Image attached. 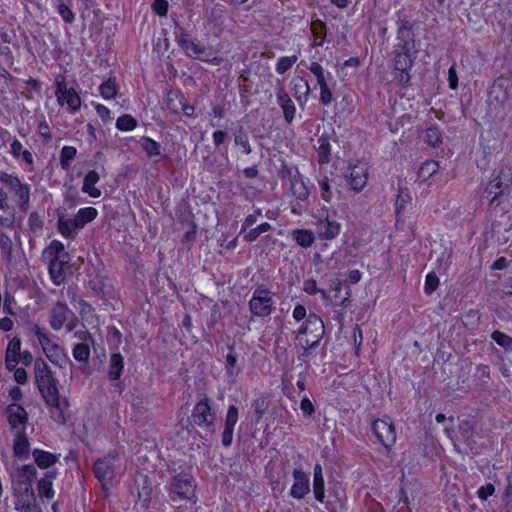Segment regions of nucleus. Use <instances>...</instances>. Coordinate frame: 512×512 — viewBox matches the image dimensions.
<instances>
[{"mask_svg":"<svg viewBox=\"0 0 512 512\" xmlns=\"http://www.w3.org/2000/svg\"><path fill=\"white\" fill-rule=\"evenodd\" d=\"M9 194L15 201L19 211L26 213L30 207L31 185L25 182L16 173L0 171V222L12 223L15 217V208L10 204Z\"/></svg>","mask_w":512,"mask_h":512,"instance_id":"nucleus-1","label":"nucleus"},{"mask_svg":"<svg viewBox=\"0 0 512 512\" xmlns=\"http://www.w3.org/2000/svg\"><path fill=\"white\" fill-rule=\"evenodd\" d=\"M396 40L397 43L393 46L392 52L394 55V80L403 87H408L411 84L410 72L418 54L415 33L408 21H403L399 25Z\"/></svg>","mask_w":512,"mask_h":512,"instance_id":"nucleus-2","label":"nucleus"},{"mask_svg":"<svg viewBox=\"0 0 512 512\" xmlns=\"http://www.w3.org/2000/svg\"><path fill=\"white\" fill-rule=\"evenodd\" d=\"M34 370L37 388L49 409L51 419L57 424H64L69 402L67 398L60 397L57 379L43 359L35 361Z\"/></svg>","mask_w":512,"mask_h":512,"instance_id":"nucleus-3","label":"nucleus"},{"mask_svg":"<svg viewBox=\"0 0 512 512\" xmlns=\"http://www.w3.org/2000/svg\"><path fill=\"white\" fill-rule=\"evenodd\" d=\"M29 331L37 341L43 354L54 366L64 368L67 364H72L67 351L54 339L49 329L38 323H32Z\"/></svg>","mask_w":512,"mask_h":512,"instance_id":"nucleus-4","label":"nucleus"},{"mask_svg":"<svg viewBox=\"0 0 512 512\" xmlns=\"http://www.w3.org/2000/svg\"><path fill=\"white\" fill-rule=\"evenodd\" d=\"M47 321L49 327L56 332L65 329L67 333H71L79 324L78 317L70 309L64 299H58L50 307L47 314Z\"/></svg>","mask_w":512,"mask_h":512,"instance_id":"nucleus-5","label":"nucleus"},{"mask_svg":"<svg viewBox=\"0 0 512 512\" xmlns=\"http://www.w3.org/2000/svg\"><path fill=\"white\" fill-rule=\"evenodd\" d=\"M218 406L207 394H198L189 417L191 424L204 430L211 429L217 419Z\"/></svg>","mask_w":512,"mask_h":512,"instance_id":"nucleus-6","label":"nucleus"},{"mask_svg":"<svg viewBox=\"0 0 512 512\" xmlns=\"http://www.w3.org/2000/svg\"><path fill=\"white\" fill-rule=\"evenodd\" d=\"M196 488L197 482L193 475L188 472H180L172 477L168 492L173 501L180 499L195 505L198 500Z\"/></svg>","mask_w":512,"mask_h":512,"instance_id":"nucleus-7","label":"nucleus"},{"mask_svg":"<svg viewBox=\"0 0 512 512\" xmlns=\"http://www.w3.org/2000/svg\"><path fill=\"white\" fill-rule=\"evenodd\" d=\"M117 456V451H110L106 456L96 459L93 463L94 476L99 481L105 497L109 496L116 475L114 460Z\"/></svg>","mask_w":512,"mask_h":512,"instance_id":"nucleus-8","label":"nucleus"},{"mask_svg":"<svg viewBox=\"0 0 512 512\" xmlns=\"http://www.w3.org/2000/svg\"><path fill=\"white\" fill-rule=\"evenodd\" d=\"M249 310L252 318H266L274 310L272 292L264 285L257 286L249 300Z\"/></svg>","mask_w":512,"mask_h":512,"instance_id":"nucleus-9","label":"nucleus"},{"mask_svg":"<svg viewBox=\"0 0 512 512\" xmlns=\"http://www.w3.org/2000/svg\"><path fill=\"white\" fill-rule=\"evenodd\" d=\"M0 138L3 141L12 139L9 148L10 155L21 165L24 170H34V155L29 149L24 148L19 139L12 137L11 133L5 128H0Z\"/></svg>","mask_w":512,"mask_h":512,"instance_id":"nucleus-10","label":"nucleus"},{"mask_svg":"<svg viewBox=\"0 0 512 512\" xmlns=\"http://www.w3.org/2000/svg\"><path fill=\"white\" fill-rule=\"evenodd\" d=\"M511 187L512 179L510 178L509 173L502 170L500 174L487 185L482 193V198L488 199L490 205H493L494 203L499 205L500 200L510 194Z\"/></svg>","mask_w":512,"mask_h":512,"instance_id":"nucleus-11","label":"nucleus"},{"mask_svg":"<svg viewBox=\"0 0 512 512\" xmlns=\"http://www.w3.org/2000/svg\"><path fill=\"white\" fill-rule=\"evenodd\" d=\"M475 421L473 419H463L459 422L458 430L452 435L448 428L445 432L451 438L455 448L460 451V444H463L465 452L472 450L476 444L474 439Z\"/></svg>","mask_w":512,"mask_h":512,"instance_id":"nucleus-12","label":"nucleus"},{"mask_svg":"<svg viewBox=\"0 0 512 512\" xmlns=\"http://www.w3.org/2000/svg\"><path fill=\"white\" fill-rule=\"evenodd\" d=\"M317 320H320V316L310 313L306 321L301 325L296 336L297 344L305 351L316 348L320 342V335L310 328Z\"/></svg>","mask_w":512,"mask_h":512,"instance_id":"nucleus-13","label":"nucleus"},{"mask_svg":"<svg viewBox=\"0 0 512 512\" xmlns=\"http://www.w3.org/2000/svg\"><path fill=\"white\" fill-rule=\"evenodd\" d=\"M70 302L78 311L82 326L95 327L99 324V316L90 302L75 293L70 297Z\"/></svg>","mask_w":512,"mask_h":512,"instance_id":"nucleus-14","label":"nucleus"},{"mask_svg":"<svg viewBox=\"0 0 512 512\" xmlns=\"http://www.w3.org/2000/svg\"><path fill=\"white\" fill-rule=\"evenodd\" d=\"M5 416L11 431H26L28 426V413L23 405L10 403L5 408Z\"/></svg>","mask_w":512,"mask_h":512,"instance_id":"nucleus-15","label":"nucleus"},{"mask_svg":"<svg viewBox=\"0 0 512 512\" xmlns=\"http://www.w3.org/2000/svg\"><path fill=\"white\" fill-rule=\"evenodd\" d=\"M167 107L172 114L183 113L186 117H195V107L188 103L184 93L180 90H171L167 94Z\"/></svg>","mask_w":512,"mask_h":512,"instance_id":"nucleus-16","label":"nucleus"},{"mask_svg":"<svg viewBox=\"0 0 512 512\" xmlns=\"http://www.w3.org/2000/svg\"><path fill=\"white\" fill-rule=\"evenodd\" d=\"M294 483L290 489V496L301 500L310 492V474L303 471L301 467L293 469Z\"/></svg>","mask_w":512,"mask_h":512,"instance_id":"nucleus-17","label":"nucleus"},{"mask_svg":"<svg viewBox=\"0 0 512 512\" xmlns=\"http://www.w3.org/2000/svg\"><path fill=\"white\" fill-rule=\"evenodd\" d=\"M349 286L344 282L336 279L333 281L331 288L326 292L322 289V298H328L334 306H346L349 301Z\"/></svg>","mask_w":512,"mask_h":512,"instance_id":"nucleus-18","label":"nucleus"},{"mask_svg":"<svg viewBox=\"0 0 512 512\" xmlns=\"http://www.w3.org/2000/svg\"><path fill=\"white\" fill-rule=\"evenodd\" d=\"M368 168L365 163H358L349 167L348 174L345 175L349 188L355 192H360L367 183Z\"/></svg>","mask_w":512,"mask_h":512,"instance_id":"nucleus-19","label":"nucleus"},{"mask_svg":"<svg viewBox=\"0 0 512 512\" xmlns=\"http://www.w3.org/2000/svg\"><path fill=\"white\" fill-rule=\"evenodd\" d=\"M372 430L385 448H389L395 443L396 432L393 424L377 419L372 424Z\"/></svg>","mask_w":512,"mask_h":512,"instance_id":"nucleus-20","label":"nucleus"},{"mask_svg":"<svg viewBox=\"0 0 512 512\" xmlns=\"http://www.w3.org/2000/svg\"><path fill=\"white\" fill-rule=\"evenodd\" d=\"M15 509L20 512H39L36 496L33 489L18 488Z\"/></svg>","mask_w":512,"mask_h":512,"instance_id":"nucleus-21","label":"nucleus"},{"mask_svg":"<svg viewBox=\"0 0 512 512\" xmlns=\"http://www.w3.org/2000/svg\"><path fill=\"white\" fill-rule=\"evenodd\" d=\"M56 99L58 105L61 107H66L67 111L71 114H75L81 109V97L77 90L73 87H69V90L63 92L62 94H58Z\"/></svg>","mask_w":512,"mask_h":512,"instance_id":"nucleus-22","label":"nucleus"},{"mask_svg":"<svg viewBox=\"0 0 512 512\" xmlns=\"http://www.w3.org/2000/svg\"><path fill=\"white\" fill-rule=\"evenodd\" d=\"M31 443L26 431H16L13 433L12 451L14 457L19 460H26L30 455Z\"/></svg>","mask_w":512,"mask_h":512,"instance_id":"nucleus-23","label":"nucleus"},{"mask_svg":"<svg viewBox=\"0 0 512 512\" xmlns=\"http://www.w3.org/2000/svg\"><path fill=\"white\" fill-rule=\"evenodd\" d=\"M291 193L296 198V203H291V213L294 215H301L303 206L300 202L307 200L309 196L308 188L305 186L303 180L294 179L291 181Z\"/></svg>","mask_w":512,"mask_h":512,"instance_id":"nucleus-24","label":"nucleus"},{"mask_svg":"<svg viewBox=\"0 0 512 512\" xmlns=\"http://www.w3.org/2000/svg\"><path fill=\"white\" fill-rule=\"evenodd\" d=\"M58 476V470H48L44 473L43 477H41L37 482V491L38 495L41 498H46L51 500L55 496V490L53 487V480H55Z\"/></svg>","mask_w":512,"mask_h":512,"instance_id":"nucleus-25","label":"nucleus"},{"mask_svg":"<svg viewBox=\"0 0 512 512\" xmlns=\"http://www.w3.org/2000/svg\"><path fill=\"white\" fill-rule=\"evenodd\" d=\"M81 229L75 217L65 218L63 215L58 216L57 231L64 239L74 240Z\"/></svg>","mask_w":512,"mask_h":512,"instance_id":"nucleus-26","label":"nucleus"},{"mask_svg":"<svg viewBox=\"0 0 512 512\" xmlns=\"http://www.w3.org/2000/svg\"><path fill=\"white\" fill-rule=\"evenodd\" d=\"M22 343L19 337H13L9 340L5 352V366L8 371H12L18 366V358L21 355Z\"/></svg>","mask_w":512,"mask_h":512,"instance_id":"nucleus-27","label":"nucleus"},{"mask_svg":"<svg viewBox=\"0 0 512 512\" xmlns=\"http://www.w3.org/2000/svg\"><path fill=\"white\" fill-rule=\"evenodd\" d=\"M68 258L50 259L48 264V273L50 280L56 286L62 285L66 280L65 266Z\"/></svg>","mask_w":512,"mask_h":512,"instance_id":"nucleus-28","label":"nucleus"},{"mask_svg":"<svg viewBox=\"0 0 512 512\" xmlns=\"http://www.w3.org/2000/svg\"><path fill=\"white\" fill-rule=\"evenodd\" d=\"M277 103L281 107L284 119L287 123H291L295 118L296 107L288 93L280 88L276 93Z\"/></svg>","mask_w":512,"mask_h":512,"instance_id":"nucleus-29","label":"nucleus"},{"mask_svg":"<svg viewBox=\"0 0 512 512\" xmlns=\"http://www.w3.org/2000/svg\"><path fill=\"white\" fill-rule=\"evenodd\" d=\"M32 456L38 468L49 469L59 461L60 455L40 448H35L32 451Z\"/></svg>","mask_w":512,"mask_h":512,"instance_id":"nucleus-30","label":"nucleus"},{"mask_svg":"<svg viewBox=\"0 0 512 512\" xmlns=\"http://www.w3.org/2000/svg\"><path fill=\"white\" fill-rule=\"evenodd\" d=\"M100 180V175L96 170H90L84 176L83 184H82V192L88 194L92 198H99L102 195V192L99 188L96 187V184Z\"/></svg>","mask_w":512,"mask_h":512,"instance_id":"nucleus-31","label":"nucleus"},{"mask_svg":"<svg viewBox=\"0 0 512 512\" xmlns=\"http://www.w3.org/2000/svg\"><path fill=\"white\" fill-rule=\"evenodd\" d=\"M324 215L322 214V238L324 239H334L341 230V223L336 219V214L333 215L326 212L325 219H323Z\"/></svg>","mask_w":512,"mask_h":512,"instance_id":"nucleus-32","label":"nucleus"},{"mask_svg":"<svg viewBox=\"0 0 512 512\" xmlns=\"http://www.w3.org/2000/svg\"><path fill=\"white\" fill-rule=\"evenodd\" d=\"M124 371V358L120 352L110 355L107 376L111 381H118Z\"/></svg>","mask_w":512,"mask_h":512,"instance_id":"nucleus-33","label":"nucleus"},{"mask_svg":"<svg viewBox=\"0 0 512 512\" xmlns=\"http://www.w3.org/2000/svg\"><path fill=\"white\" fill-rule=\"evenodd\" d=\"M18 475L21 478L17 481L18 488L33 489V480L37 476V470L32 464H24L18 470Z\"/></svg>","mask_w":512,"mask_h":512,"instance_id":"nucleus-34","label":"nucleus"},{"mask_svg":"<svg viewBox=\"0 0 512 512\" xmlns=\"http://www.w3.org/2000/svg\"><path fill=\"white\" fill-rule=\"evenodd\" d=\"M119 89L117 85V80L115 76H110L104 82H102L99 86L100 96L104 100H112L115 99L118 95Z\"/></svg>","mask_w":512,"mask_h":512,"instance_id":"nucleus-35","label":"nucleus"},{"mask_svg":"<svg viewBox=\"0 0 512 512\" xmlns=\"http://www.w3.org/2000/svg\"><path fill=\"white\" fill-rule=\"evenodd\" d=\"M139 144L148 158H154L161 155V144L153 138L149 136H142L139 140Z\"/></svg>","mask_w":512,"mask_h":512,"instance_id":"nucleus-36","label":"nucleus"},{"mask_svg":"<svg viewBox=\"0 0 512 512\" xmlns=\"http://www.w3.org/2000/svg\"><path fill=\"white\" fill-rule=\"evenodd\" d=\"M43 256L50 259L68 258V253L65 251L64 244L59 240H52L45 248Z\"/></svg>","mask_w":512,"mask_h":512,"instance_id":"nucleus-37","label":"nucleus"},{"mask_svg":"<svg viewBox=\"0 0 512 512\" xmlns=\"http://www.w3.org/2000/svg\"><path fill=\"white\" fill-rule=\"evenodd\" d=\"M98 210L94 207L88 206L80 208L75 214V218L83 229L88 223L94 221L98 217Z\"/></svg>","mask_w":512,"mask_h":512,"instance_id":"nucleus-38","label":"nucleus"},{"mask_svg":"<svg viewBox=\"0 0 512 512\" xmlns=\"http://www.w3.org/2000/svg\"><path fill=\"white\" fill-rule=\"evenodd\" d=\"M77 156V149L74 146L65 145L60 150L59 162L63 170L67 171L70 169L72 161Z\"/></svg>","mask_w":512,"mask_h":512,"instance_id":"nucleus-39","label":"nucleus"},{"mask_svg":"<svg viewBox=\"0 0 512 512\" xmlns=\"http://www.w3.org/2000/svg\"><path fill=\"white\" fill-rule=\"evenodd\" d=\"M91 346L87 343H75L72 346V356L80 363H87L91 355Z\"/></svg>","mask_w":512,"mask_h":512,"instance_id":"nucleus-40","label":"nucleus"},{"mask_svg":"<svg viewBox=\"0 0 512 512\" xmlns=\"http://www.w3.org/2000/svg\"><path fill=\"white\" fill-rule=\"evenodd\" d=\"M55 10L65 24H72L76 15L64 0H55Z\"/></svg>","mask_w":512,"mask_h":512,"instance_id":"nucleus-41","label":"nucleus"},{"mask_svg":"<svg viewBox=\"0 0 512 512\" xmlns=\"http://www.w3.org/2000/svg\"><path fill=\"white\" fill-rule=\"evenodd\" d=\"M229 352L225 357V371L228 377L235 378L240 373V367L237 365V356L234 353V347L229 348Z\"/></svg>","mask_w":512,"mask_h":512,"instance_id":"nucleus-42","label":"nucleus"},{"mask_svg":"<svg viewBox=\"0 0 512 512\" xmlns=\"http://www.w3.org/2000/svg\"><path fill=\"white\" fill-rule=\"evenodd\" d=\"M293 239L295 242L304 248L310 247L314 240V234L308 229H296L292 232Z\"/></svg>","mask_w":512,"mask_h":512,"instance_id":"nucleus-43","label":"nucleus"},{"mask_svg":"<svg viewBox=\"0 0 512 512\" xmlns=\"http://www.w3.org/2000/svg\"><path fill=\"white\" fill-rule=\"evenodd\" d=\"M234 143L241 148L243 154L249 155L252 153L249 136L242 127H239V129L234 132Z\"/></svg>","mask_w":512,"mask_h":512,"instance_id":"nucleus-44","label":"nucleus"},{"mask_svg":"<svg viewBox=\"0 0 512 512\" xmlns=\"http://www.w3.org/2000/svg\"><path fill=\"white\" fill-rule=\"evenodd\" d=\"M115 126L121 132H130L137 128L138 121L131 114H122L116 119Z\"/></svg>","mask_w":512,"mask_h":512,"instance_id":"nucleus-45","label":"nucleus"},{"mask_svg":"<svg viewBox=\"0 0 512 512\" xmlns=\"http://www.w3.org/2000/svg\"><path fill=\"white\" fill-rule=\"evenodd\" d=\"M182 50L190 58L202 59L201 55L206 52V47L192 38Z\"/></svg>","mask_w":512,"mask_h":512,"instance_id":"nucleus-46","label":"nucleus"},{"mask_svg":"<svg viewBox=\"0 0 512 512\" xmlns=\"http://www.w3.org/2000/svg\"><path fill=\"white\" fill-rule=\"evenodd\" d=\"M272 226L268 222H263L257 225L254 228H251L249 231L243 233V240L247 243H252L257 240V238L265 232L271 230Z\"/></svg>","mask_w":512,"mask_h":512,"instance_id":"nucleus-47","label":"nucleus"},{"mask_svg":"<svg viewBox=\"0 0 512 512\" xmlns=\"http://www.w3.org/2000/svg\"><path fill=\"white\" fill-rule=\"evenodd\" d=\"M439 169V163L434 160L425 161L418 170V178L423 181L431 178Z\"/></svg>","mask_w":512,"mask_h":512,"instance_id":"nucleus-48","label":"nucleus"},{"mask_svg":"<svg viewBox=\"0 0 512 512\" xmlns=\"http://www.w3.org/2000/svg\"><path fill=\"white\" fill-rule=\"evenodd\" d=\"M297 60H298L297 55L281 56L278 58V60L276 62L275 71L278 74L283 75L293 67V65L297 62Z\"/></svg>","mask_w":512,"mask_h":512,"instance_id":"nucleus-49","label":"nucleus"},{"mask_svg":"<svg viewBox=\"0 0 512 512\" xmlns=\"http://www.w3.org/2000/svg\"><path fill=\"white\" fill-rule=\"evenodd\" d=\"M491 338L496 342L497 345L505 349L506 351L512 352V337L504 332L495 330L491 334Z\"/></svg>","mask_w":512,"mask_h":512,"instance_id":"nucleus-50","label":"nucleus"},{"mask_svg":"<svg viewBox=\"0 0 512 512\" xmlns=\"http://www.w3.org/2000/svg\"><path fill=\"white\" fill-rule=\"evenodd\" d=\"M507 485L503 493V510L512 512V469L507 475Z\"/></svg>","mask_w":512,"mask_h":512,"instance_id":"nucleus-51","label":"nucleus"},{"mask_svg":"<svg viewBox=\"0 0 512 512\" xmlns=\"http://www.w3.org/2000/svg\"><path fill=\"white\" fill-rule=\"evenodd\" d=\"M239 420V409L235 405H229L224 418V426L235 429Z\"/></svg>","mask_w":512,"mask_h":512,"instance_id":"nucleus-52","label":"nucleus"},{"mask_svg":"<svg viewBox=\"0 0 512 512\" xmlns=\"http://www.w3.org/2000/svg\"><path fill=\"white\" fill-rule=\"evenodd\" d=\"M442 134L438 127H429L425 131V140L428 145L437 147L441 143Z\"/></svg>","mask_w":512,"mask_h":512,"instance_id":"nucleus-53","label":"nucleus"},{"mask_svg":"<svg viewBox=\"0 0 512 512\" xmlns=\"http://www.w3.org/2000/svg\"><path fill=\"white\" fill-rule=\"evenodd\" d=\"M88 326H82L79 330H74L73 332V338L79 340V343H87L89 345L95 344V339L92 333L88 330Z\"/></svg>","mask_w":512,"mask_h":512,"instance_id":"nucleus-54","label":"nucleus"},{"mask_svg":"<svg viewBox=\"0 0 512 512\" xmlns=\"http://www.w3.org/2000/svg\"><path fill=\"white\" fill-rule=\"evenodd\" d=\"M411 201V196L409 190L407 188H399L398 195L395 203L396 213L399 214L406 206L407 203Z\"/></svg>","mask_w":512,"mask_h":512,"instance_id":"nucleus-55","label":"nucleus"},{"mask_svg":"<svg viewBox=\"0 0 512 512\" xmlns=\"http://www.w3.org/2000/svg\"><path fill=\"white\" fill-rule=\"evenodd\" d=\"M27 224L29 230L34 234L42 231L44 225L41 216L36 211L30 213Z\"/></svg>","mask_w":512,"mask_h":512,"instance_id":"nucleus-56","label":"nucleus"},{"mask_svg":"<svg viewBox=\"0 0 512 512\" xmlns=\"http://www.w3.org/2000/svg\"><path fill=\"white\" fill-rule=\"evenodd\" d=\"M175 41L178 46L183 49L184 46L187 45L188 41H190L193 37L191 34L182 26H176L174 30Z\"/></svg>","mask_w":512,"mask_h":512,"instance_id":"nucleus-57","label":"nucleus"},{"mask_svg":"<svg viewBox=\"0 0 512 512\" xmlns=\"http://www.w3.org/2000/svg\"><path fill=\"white\" fill-rule=\"evenodd\" d=\"M439 278L434 272H430L426 275L424 292L427 295H431L439 286Z\"/></svg>","mask_w":512,"mask_h":512,"instance_id":"nucleus-58","label":"nucleus"},{"mask_svg":"<svg viewBox=\"0 0 512 512\" xmlns=\"http://www.w3.org/2000/svg\"><path fill=\"white\" fill-rule=\"evenodd\" d=\"M252 408L255 416V421L259 422L263 418L265 410L267 408L265 399L257 398L256 400H254L252 403Z\"/></svg>","mask_w":512,"mask_h":512,"instance_id":"nucleus-59","label":"nucleus"},{"mask_svg":"<svg viewBox=\"0 0 512 512\" xmlns=\"http://www.w3.org/2000/svg\"><path fill=\"white\" fill-rule=\"evenodd\" d=\"M92 106L102 122L108 123L112 120L111 110L107 106L97 102H92Z\"/></svg>","mask_w":512,"mask_h":512,"instance_id":"nucleus-60","label":"nucleus"},{"mask_svg":"<svg viewBox=\"0 0 512 512\" xmlns=\"http://www.w3.org/2000/svg\"><path fill=\"white\" fill-rule=\"evenodd\" d=\"M151 8L153 13L159 17H166L169 10V3L167 0H154Z\"/></svg>","mask_w":512,"mask_h":512,"instance_id":"nucleus-61","label":"nucleus"},{"mask_svg":"<svg viewBox=\"0 0 512 512\" xmlns=\"http://www.w3.org/2000/svg\"><path fill=\"white\" fill-rule=\"evenodd\" d=\"M37 132L39 133L40 137L45 141L48 142L52 138L51 128L48 122L43 118L41 121H39L37 125Z\"/></svg>","mask_w":512,"mask_h":512,"instance_id":"nucleus-62","label":"nucleus"},{"mask_svg":"<svg viewBox=\"0 0 512 512\" xmlns=\"http://www.w3.org/2000/svg\"><path fill=\"white\" fill-rule=\"evenodd\" d=\"M55 86V96L58 94H62L63 92L69 90L67 87V80L64 74H57L54 79Z\"/></svg>","mask_w":512,"mask_h":512,"instance_id":"nucleus-63","label":"nucleus"},{"mask_svg":"<svg viewBox=\"0 0 512 512\" xmlns=\"http://www.w3.org/2000/svg\"><path fill=\"white\" fill-rule=\"evenodd\" d=\"M234 430L233 428L229 427H223V431L221 433V444L225 448H229L233 443V437H234Z\"/></svg>","mask_w":512,"mask_h":512,"instance_id":"nucleus-64","label":"nucleus"}]
</instances>
